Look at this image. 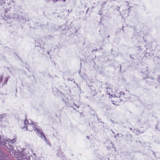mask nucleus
Here are the masks:
<instances>
[{
  "label": "nucleus",
  "mask_w": 160,
  "mask_h": 160,
  "mask_svg": "<svg viewBox=\"0 0 160 160\" xmlns=\"http://www.w3.org/2000/svg\"><path fill=\"white\" fill-rule=\"evenodd\" d=\"M16 0L10 1L7 4V7L5 9V14L4 15V19L7 20L11 18H14L19 21L23 19L22 17L19 16L16 12L20 10V6H16L15 5L14 3Z\"/></svg>",
  "instance_id": "obj_1"
},
{
  "label": "nucleus",
  "mask_w": 160,
  "mask_h": 160,
  "mask_svg": "<svg viewBox=\"0 0 160 160\" xmlns=\"http://www.w3.org/2000/svg\"><path fill=\"white\" fill-rule=\"evenodd\" d=\"M17 140V138L15 137L14 138L11 139L9 138H7L6 139H1V137L0 135V147L1 146H6L7 142H8V146H6L7 148L10 151H12V152L15 153L16 152V151L14 149L13 146L10 145L9 144H13L15 143ZM3 156L2 153L0 150V160H2V157Z\"/></svg>",
  "instance_id": "obj_2"
},
{
  "label": "nucleus",
  "mask_w": 160,
  "mask_h": 160,
  "mask_svg": "<svg viewBox=\"0 0 160 160\" xmlns=\"http://www.w3.org/2000/svg\"><path fill=\"white\" fill-rule=\"evenodd\" d=\"M24 127L23 128H26L25 130H28L29 131H32L33 130L34 131H36V134L38 135L39 134V131H42V130L39 129L38 126L33 124V122L31 119H26L24 120Z\"/></svg>",
  "instance_id": "obj_3"
},
{
  "label": "nucleus",
  "mask_w": 160,
  "mask_h": 160,
  "mask_svg": "<svg viewBox=\"0 0 160 160\" xmlns=\"http://www.w3.org/2000/svg\"><path fill=\"white\" fill-rule=\"evenodd\" d=\"M107 93L110 96V98H112L113 97H116L117 98H120V96L123 95H125V93L123 92H120L118 94L116 93L115 94H112V89L110 88H108V87H107Z\"/></svg>",
  "instance_id": "obj_4"
},
{
  "label": "nucleus",
  "mask_w": 160,
  "mask_h": 160,
  "mask_svg": "<svg viewBox=\"0 0 160 160\" xmlns=\"http://www.w3.org/2000/svg\"><path fill=\"white\" fill-rule=\"evenodd\" d=\"M39 134L38 136L41 138L43 140L45 141L46 144L48 146L51 147V145L50 142L47 139L43 131H39Z\"/></svg>",
  "instance_id": "obj_5"
},
{
  "label": "nucleus",
  "mask_w": 160,
  "mask_h": 160,
  "mask_svg": "<svg viewBox=\"0 0 160 160\" xmlns=\"http://www.w3.org/2000/svg\"><path fill=\"white\" fill-rule=\"evenodd\" d=\"M8 79L7 78H5L3 79V77L2 75H0V88L1 86L2 87L4 85L6 84L7 82Z\"/></svg>",
  "instance_id": "obj_6"
},
{
  "label": "nucleus",
  "mask_w": 160,
  "mask_h": 160,
  "mask_svg": "<svg viewBox=\"0 0 160 160\" xmlns=\"http://www.w3.org/2000/svg\"><path fill=\"white\" fill-rule=\"evenodd\" d=\"M18 160H30L28 157H27L25 155L21 154L18 156Z\"/></svg>",
  "instance_id": "obj_7"
},
{
  "label": "nucleus",
  "mask_w": 160,
  "mask_h": 160,
  "mask_svg": "<svg viewBox=\"0 0 160 160\" xmlns=\"http://www.w3.org/2000/svg\"><path fill=\"white\" fill-rule=\"evenodd\" d=\"M133 132L136 135H138L140 133H143L144 132V131L139 130L138 129L136 128L134 129L133 131Z\"/></svg>",
  "instance_id": "obj_8"
},
{
  "label": "nucleus",
  "mask_w": 160,
  "mask_h": 160,
  "mask_svg": "<svg viewBox=\"0 0 160 160\" xmlns=\"http://www.w3.org/2000/svg\"><path fill=\"white\" fill-rule=\"evenodd\" d=\"M57 155L58 156V157H62L63 155H64V154L63 153V152H62L60 150H58L57 152Z\"/></svg>",
  "instance_id": "obj_9"
},
{
  "label": "nucleus",
  "mask_w": 160,
  "mask_h": 160,
  "mask_svg": "<svg viewBox=\"0 0 160 160\" xmlns=\"http://www.w3.org/2000/svg\"><path fill=\"white\" fill-rule=\"evenodd\" d=\"M6 0H0V5L1 6H3L5 4Z\"/></svg>",
  "instance_id": "obj_10"
},
{
  "label": "nucleus",
  "mask_w": 160,
  "mask_h": 160,
  "mask_svg": "<svg viewBox=\"0 0 160 160\" xmlns=\"http://www.w3.org/2000/svg\"><path fill=\"white\" fill-rule=\"evenodd\" d=\"M66 0H54V2L56 3V2H57L58 1H62L63 2H65L66 1Z\"/></svg>",
  "instance_id": "obj_11"
},
{
  "label": "nucleus",
  "mask_w": 160,
  "mask_h": 160,
  "mask_svg": "<svg viewBox=\"0 0 160 160\" xmlns=\"http://www.w3.org/2000/svg\"><path fill=\"white\" fill-rule=\"evenodd\" d=\"M117 134L118 136V137L119 138H122L123 137L122 134H119L118 133Z\"/></svg>",
  "instance_id": "obj_12"
},
{
  "label": "nucleus",
  "mask_w": 160,
  "mask_h": 160,
  "mask_svg": "<svg viewBox=\"0 0 160 160\" xmlns=\"http://www.w3.org/2000/svg\"><path fill=\"white\" fill-rule=\"evenodd\" d=\"M155 128L156 131H160L159 130V129L158 128V126L157 125H156Z\"/></svg>",
  "instance_id": "obj_13"
},
{
  "label": "nucleus",
  "mask_w": 160,
  "mask_h": 160,
  "mask_svg": "<svg viewBox=\"0 0 160 160\" xmlns=\"http://www.w3.org/2000/svg\"><path fill=\"white\" fill-rule=\"evenodd\" d=\"M4 116V115H0V121H1V119Z\"/></svg>",
  "instance_id": "obj_14"
},
{
  "label": "nucleus",
  "mask_w": 160,
  "mask_h": 160,
  "mask_svg": "<svg viewBox=\"0 0 160 160\" xmlns=\"http://www.w3.org/2000/svg\"><path fill=\"white\" fill-rule=\"evenodd\" d=\"M120 9V7L119 6H117L116 8V10H117L118 11Z\"/></svg>",
  "instance_id": "obj_15"
},
{
  "label": "nucleus",
  "mask_w": 160,
  "mask_h": 160,
  "mask_svg": "<svg viewBox=\"0 0 160 160\" xmlns=\"http://www.w3.org/2000/svg\"><path fill=\"white\" fill-rule=\"evenodd\" d=\"M98 14H99L100 15H102V11H99Z\"/></svg>",
  "instance_id": "obj_16"
},
{
  "label": "nucleus",
  "mask_w": 160,
  "mask_h": 160,
  "mask_svg": "<svg viewBox=\"0 0 160 160\" xmlns=\"http://www.w3.org/2000/svg\"><path fill=\"white\" fill-rule=\"evenodd\" d=\"M73 104L74 106H76L77 108H79V106H77L76 104H75L74 103H73Z\"/></svg>",
  "instance_id": "obj_17"
},
{
  "label": "nucleus",
  "mask_w": 160,
  "mask_h": 160,
  "mask_svg": "<svg viewBox=\"0 0 160 160\" xmlns=\"http://www.w3.org/2000/svg\"><path fill=\"white\" fill-rule=\"evenodd\" d=\"M158 81L160 82V76L158 77Z\"/></svg>",
  "instance_id": "obj_18"
},
{
  "label": "nucleus",
  "mask_w": 160,
  "mask_h": 160,
  "mask_svg": "<svg viewBox=\"0 0 160 160\" xmlns=\"http://www.w3.org/2000/svg\"><path fill=\"white\" fill-rule=\"evenodd\" d=\"M50 0H46V1H50ZM52 1H53V2H54V0H52Z\"/></svg>",
  "instance_id": "obj_19"
},
{
  "label": "nucleus",
  "mask_w": 160,
  "mask_h": 160,
  "mask_svg": "<svg viewBox=\"0 0 160 160\" xmlns=\"http://www.w3.org/2000/svg\"><path fill=\"white\" fill-rule=\"evenodd\" d=\"M130 129L131 130H132V129L131 128H130Z\"/></svg>",
  "instance_id": "obj_20"
}]
</instances>
